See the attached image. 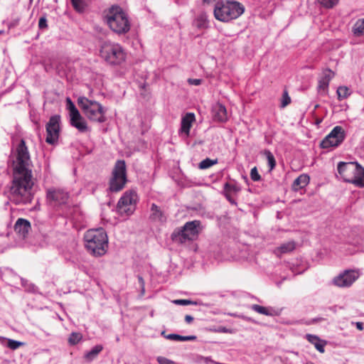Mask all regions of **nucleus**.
Instances as JSON below:
<instances>
[{"label": "nucleus", "mask_w": 364, "mask_h": 364, "mask_svg": "<svg viewBox=\"0 0 364 364\" xmlns=\"http://www.w3.org/2000/svg\"><path fill=\"white\" fill-rule=\"evenodd\" d=\"M33 164L24 139L16 149L13 161V177L10 186V200L16 205L30 203L33 198Z\"/></svg>", "instance_id": "1"}, {"label": "nucleus", "mask_w": 364, "mask_h": 364, "mask_svg": "<svg viewBox=\"0 0 364 364\" xmlns=\"http://www.w3.org/2000/svg\"><path fill=\"white\" fill-rule=\"evenodd\" d=\"M46 201L48 205L59 215L71 218L74 209L70 203L69 193L60 188H50L46 190Z\"/></svg>", "instance_id": "2"}, {"label": "nucleus", "mask_w": 364, "mask_h": 364, "mask_svg": "<svg viewBox=\"0 0 364 364\" xmlns=\"http://www.w3.org/2000/svg\"><path fill=\"white\" fill-rule=\"evenodd\" d=\"M87 251L95 257L104 255L108 247V237L105 230L100 228L88 230L84 235Z\"/></svg>", "instance_id": "3"}, {"label": "nucleus", "mask_w": 364, "mask_h": 364, "mask_svg": "<svg viewBox=\"0 0 364 364\" xmlns=\"http://www.w3.org/2000/svg\"><path fill=\"white\" fill-rule=\"evenodd\" d=\"M341 178L358 188H364V168L358 162L341 161L337 166Z\"/></svg>", "instance_id": "4"}, {"label": "nucleus", "mask_w": 364, "mask_h": 364, "mask_svg": "<svg viewBox=\"0 0 364 364\" xmlns=\"http://www.w3.org/2000/svg\"><path fill=\"white\" fill-rule=\"evenodd\" d=\"M105 20L112 31L124 34L130 30L128 15L118 6H112L105 16Z\"/></svg>", "instance_id": "5"}, {"label": "nucleus", "mask_w": 364, "mask_h": 364, "mask_svg": "<svg viewBox=\"0 0 364 364\" xmlns=\"http://www.w3.org/2000/svg\"><path fill=\"white\" fill-rule=\"evenodd\" d=\"M245 11L244 6L235 1L218 2L214 9L216 19L227 22L238 18Z\"/></svg>", "instance_id": "6"}, {"label": "nucleus", "mask_w": 364, "mask_h": 364, "mask_svg": "<svg viewBox=\"0 0 364 364\" xmlns=\"http://www.w3.org/2000/svg\"><path fill=\"white\" fill-rule=\"evenodd\" d=\"M100 55L107 63L112 65H119L126 59V52L122 46L111 41H105L101 45Z\"/></svg>", "instance_id": "7"}, {"label": "nucleus", "mask_w": 364, "mask_h": 364, "mask_svg": "<svg viewBox=\"0 0 364 364\" xmlns=\"http://www.w3.org/2000/svg\"><path fill=\"white\" fill-rule=\"evenodd\" d=\"M77 103L85 115L90 120L100 123L105 122V110L101 104L95 100H90L85 97H79Z\"/></svg>", "instance_id": "8"}, {"label": "nucleus", "mask_w": 364, "mask_h": 364, "mask_svg": "<svg viewBox=\"0 0 364 364\" xmlns=\"http://www.w3.org/2000/svg\"><path fill=\"white\" fill-rule=\"evenodd\" d=\"M127 181L126 163L124 160H117L112 171L107 191L111 193L119 192L124 188Z\"/></svg>", "instance_id": "9"}, {"label": "nucleus", "mask_w": 364, "mask_h": 364, "mask_svg": "<svg viewBox=\"0 0 364 364\" xmlns=\"http://www.w3.org/2000/svg\"><path fill=\"white\" fill-rule=\"evenodd\" d=\"M200 225V221L197 220L187 222L183 227L173 232L171 238L173 241L180 243L193 240L198 237L201 230Z\"/></svg>", "instance_id": "10"}, {"label": "nucleus", "mask_w": 364, "mask_h": 364, "mask_svg": "<svg viewBox=\"0 0 364 364\" xmlns=\"http://www.w3.org/2000/svg\"><path fill=\"white\" fill-rule=\"evenodd\" d=\"M346 138V132L342 127L336 126L331 132L321 141L323 149L335 148L341 145Z\"/></svg>", "instance_id": "11"}, {"label": "nucleus", "mask_w": 364, "mask_h": 364, "mask_svg": "<svg viewBox=\"0 0 364 364\" xmlns=\"http://www.w3.org/2000/svg\"><path fill=\"white\" fill-rule=\"evenodd\" d=\"M137 199V195L134 191H126L119 198L117 208L119 213L131 215L135 209V203Z\"/></svg>", "instance_id": "12"}, {"label": "nucleus", "mask_w": 364, "mask_h": 364, "mask_svg": "<svg viewBox=\"0 0 364 364\" xmlns=\"http://www.w3.org/2000/svg\"><path fill=\"white\" fill-rule=\"evenodd\" d=\"M360 277L359 271L347 269L333 279L332 283L338 287H350Z\"/></svg>", "instance_id": "13"}, {"label": "nucleus", "mask_w": 364, "mask_h": 364, "mask_svg": "<svg viewBox=\"0 0 364 364\" xmlns=\"http://www.w3.org/2000/svg\"><path fill=\"white\" fill-rule=\"evenodd\" d=\"M60 117L59 115L50 117L46 124L47 136L46 141L49 144H54L58 139L60 132Z\"/></svg>", "instance_id": "14"}, {"label": "nucleus", "mask_w": 364, "mask_h": 364, "mask_svg": "<svg viewBox=\"0 0 364 364\" xmlns=\"http://www.w3.org/2000/svg\"><path fill=\"white\" fill-rule=\"evenodd\" d=\"M334 77V73L331 69H326L322 72V75L318 78L317 90L321 95L328 92L330 81Z\"/></svg>", "instance_id": "15"}, {"label": "nucleus", "mask_w": 364, "mask_h": 364, "mask_svg": "<svg viewBox=\"0 0 364 364\" xmlns=\"http://www.w3.org/2000/svg\"><path fill=\"white\" fill-rule=\"evenodd\" d=\"M31 229L30 222L24 218H18L14 225L15 232L21 237L25 238Z\"/></svg>", "instance_id": "16"}, {"label": "nucleus", "mask_w": 364, "mask_h": 364, "mask_svg": "<svg viewBox=\"0 0 364 364\" xmlns=\"http://www.w3.org/2000/svg\"><path fill=\"white\" fill-rule=\"evenodd\" d=\"M213 115L215 121L225 122L228 120V114L224 105L217 103L213 107Z\"/></svg>", "instance_id": "17"}, {"label": "nucleus", "mask_w": 364, "mask_h": 364, "mask_svg": "<svg viewBox=\"0 0 364 364\" xmlns=\"http://www.w3.org/2000/svg\"><path fill=\"white\" fill-rule=\"evenodd\" d=\"M250 254V246L247 244H239L234 255L235 260L243 262L248 259Z\"/></svg>", "instance_id": "18"}, {"label": "nucleus", "mask_w": 364, "mask_h": 364, "mask_svg": "<svg viewBox=\"0 0 364 364\" xmlns=\"http://www.w3.org/2000/svg\"><path fill=\"white\" fill-rule=\"evenodd\" d=\"M195 114L191 112L186 113L185 116L182 117L181 129V133L189 135L190 129L192 126V123L195 121Z\"/></svg>", "instance_id": "19"}, {"label": "nucleus", "mask_w": 364, "mask_h": 364, "mask_svg": "<svg viewBox=\"0 0 364 364\" xmlns=\"http://www.w3.org/2000/svg\"><path fill=\"white\" fill-rule=\"evenodd\" d=\"M150 210L151 214L149 218L151 220L159 223H164L166 222V217L164 213L155 203L151 204Z\"/></svg>", "instance_id": "20"}, {"label": "nucleus", "mask_w": 364, "mask_h": 364, "mask_svg": "<svg viewBox=\"0 0 364 364\" xmlns=\"http://www.w3.org/2000/svg\"><path fill=\"white\" fill-rule=\"evenodd\" d=\"M306 338L309 343L314 346L315 348L319 353H323L325 352L324 347L327 343L326 341L321 340L318 336L312 334H306Z\"/></svg>", "instance_id": "21"}, {"label": "nucleus", "mask_w": 364, "mask_h": 364, "mask_svg": "<svg viewBox=\"0 0 364 364\" xmlns=\"http://www.w3.org/2000/svg\"><path fill=\"white\" fill-rule=\"evenodd\" d=\"M70 124L81 133H85L90 130L85 120L82 117L80 114H79V116L77 117H70Z\"/></svg>", "instance_id": "22"}, {"label": "nucleus", "mask_w": 364, "mask_h": 364, "mask_svg": "<svg viewBox=\"0 0 364 364\" xmlns=\"http://www.w3.org/2000/svg\"><path fill=\"white\" fill-rule=\"evenodd\" d=\"M252 310L265 316H274L279 314V311L271 306H262L257 304L252 305Z\"/></svg>", "instance_id": "23"}, {"label": "nucleus", "mask_w": 364, "mask_h": 364, "mask_svg": "<svg viewBox=\"0 0 364 364\" xmlns=\"http://www.w3.org/2000/svg\"><path fill=\"white\" fill-rule=\"evenodd\" d=\"M310 181V178L307 174H301L297 177L292 183V189L294 191H298L305 188Z\"/></svg>", "instance_id": "24"}, {"label": "nucleus", "mask_w": 364, "mask_h": 364, "mask_svg": "<svg viewBox=\"0 0 364 364\" xmlns=\"http://www.w3.org/2000/svg\"><path fill=\"white\" fill-rule=\"evenodd\" d=\"M295 242L294 241H289L282 244L279 247H277L274 252L280 256L282 254H287L292 252L295 249Z\"/></svg>", "instance_id": "25"}, {"label": "nucleus", "mask_w": 364, "mask_h": 364, "mask_svg": "<svg viewBox=\"0 0 364 364\" xmlns=\"http://www.w3.org/2000/svg\"><path fill=\"white\" fill-rule=\"evenodd\" d=\"M102 350L103 346L102 345H96L90 350L87 351L84 354V359L87 362H92L97 357Z\"/></svg>", "instance_id": "26"}, {"label": "nucleus", "mask_w": 364, "mask_h": 364, "mask_svg": "<svg viewBox=\"0 0 364 364\" xmlns=\"http://www.w3.org/2000/svg\"><path fill=\"white\" fill-rule=\"evenodd\" d=\"M208 24L207 16L205 13L198 14L193 21V26L200 29L207 28Z\"/></svg>", "instance_id": "27"}, {"label": "nucleus", "mask_w": 364, "mask_h": 364, "mask_svg": "<svg viewBox=\"0 0 364 364\" xmlns=\"http://www.w3.org/2000/svg\"><path fill=\"white\" fill-rule=\"evenodd\" d=\"M167 339L177 341H191L196 339L195 336H181L176 333H171L165 336Z\"/></svg>", "instance_id": "28"}, {"label": "nucleus", "mask_w": 364, "mask_h": 364, "mask_svg": "<svg viewBox=\"0 0 364 364\" xmlns=\"http://www.w3.org/2000/svg\"><path fill=\"white\" fill-rule=\"evenodd\" d=\"M336 93L338 95V100L341 101V100L348 98L350 95L351 92L350 91V90L348 87L340 86L338 87Z\"/></svg>", "instance_id": "29"}, {"label": "nucleus", "mask_w": 364, "mask_h": 364, "mask_svg": "<svg viewBox=\"0 0 364 364\" xmlns=\"http://www.w3.org/2000/svg\"><path fill=\"white\" fill-rule=\"evenodd\" d=\"M353 32L358 36L364 35V18L355 22L353 28Z\"/></svg>", "instance_id": "30"}, {"label": "nucleus", "mask_w": 364, "mask_h": 364, "mask_svg": "<svg viewBox=\"0 0 364 364\" xmlns=\"http://www.w3.org/2000/svg\"><path fill=\"white\" fill-rule=\"evenodd\" d=\"M264 155L266 156L269 170L272 171L276 166V161L274 155L269 150H264Z\"/></svg>", "instance_id": "31"}, {"label": "nucleus", "mask_w": 364, "mask_h": 364, "mask_svg": "<svg viewBox=\"0 0 364 364\" xmlns=\"http://www.w3.org/2000/svg\"><path fill=\"white\" fill-rule=\"evenodd\" d=\"M67 105L70 112V117H77L79 116L80 112L78 109L70 98H67Z\"/></svg>", "instance_id": "32"}, {"label": "nucleus", "mask_w": 364, "mask_h": 364, "mask_svg": "<svg viewBox=\"0 0 364 364\" xmlns=\"http://www.w3.org/2000/svg\"><path fill=\"white\" fill-rule=\"evenodd\" d=\"M82 338L80 333L73 332L69 336L68 343L71 346L77 344Z\"/></svg>", "instance_id": "33"}, {"label": "nucleus", "mask_w": 364, "mask_h": 364, "mask_svg": "<svg viewBox=\"0 0 364 364\" xmlns=\"http://www.w3.org/2000/svg\"><path fill=\"white\" fill-rule=\"evenodd\" d=\"M318 3L326 9H332L336 6L339 0H317Z\"/></svg>", "instance_id": "34"}, {"label": "nucleus", "mask_w": 364, "mask_h": 364, "mask_svg": "<svg viewBox=\"0 0 364 364\" xmlns=\"http://www.w3.org/2000/svg\"><path fill=\"white\" fill-rule=\"evenodd\" d=\"M217 162V160H213L207 158L200 162L198 167L200 169H207L213 166L214 164H216Z\"/></svg>", "instance_id": "35"}, {"label": "nucleus", "mask_w": 364, "mask_h": 364, "mask_svg": "<svg viewBox=\"0 0 364 364\" xmlns=\"http://www.w3.org/2000/svg\"><path fill=\"white\" fill-rule=\"evenodd\" d=\"M73 8L78 12H82L85 7L83 0H70Z\"/></svg>", "instance_id": "36"}, {"label": "nucleus", "mask_w": 364, "mask_h": 364, "mask_svg": "<svg viewBox=\"0 0 364 364\" xmlns=\"http://www.w3.org/2000/svg\"><path fill=\"white\" fill-rule=\"evenodd\" d=\"M291 97L289 95L288 91L287 90H284L281 99L280 107L282 108H284L291 103Z\"/></svg>", "instance_id": "37"}, {"label": "nucleus", "mask_w": 364, "mask_h": 364, "mask_svg": "<svg viewBox=\"0 0 364 364\" xmlns=\"http://www.w3.org/2000/svg\"><path fill=\"white\" fill-rule=\"evenodd\" d=\"M6 340L7 342L6 346L11 350H16V349L18 348L20 346L23 345V343L18 341L9 339V338L6 339Z\"/></svg>", "instance_id": "38"}, {"label": "nucleus", "mask_w": 364, "mask_h": 364, "mask_svg": "<svg viewBox=\"0 0 364 364\" xmlns=\"http://www.w3.org/2000/svg\"><path fill=\"white\" fill-rule=\"evenodd\" d=\"M172 303L176 305L186 306V305H196L197 302L189 299H175Z\"/></svg>", "instance_id": "39"}, {"label": "nucleus", "mask_w": 364, "mask_h": 364, "mask_svg": "<svg viewBox=\"0 0 364 364\" xmlns=\"http://www.w3.org/2000/svg\"><path fill=\"white\" fill-rule=\"evenodd\" d=\"M199 362H203L204 364H216L220 363L219 362L215 361L211 359L210 357L200 356L198 359Z\"/></svg>", "instance_id": "40"}, {"label": "nucleus", "mask_w": 364, "mask_h": 364, "mask_svg": "<svg viewBox=\"0 0 364 364\" xmlns=\"http://www.w3.org/2000/svg\"><path fill=\"white\" fill-rule=\"evenodd\" d=\"M156 360L159 364H175L176 363L163 356H158Z\"/></svg>", "instance_id": "41"}, {"label": "nucleus", "mask_w": 364, "mask_h": 364, "mask_svg": "<svg viewBox=\"0 0 364 364\" xmlns=\"http://www.w3.org/2000/svg\"><path fill=\"white\" fill-rule=\"evenodd\" d=\"M261 180V176L259 174L257 167L252 168V181H259Z\"/></svg>", "instance_id": "42"}, {"label": "nucleus", "mask_w": 364, "mask_h": 364, "mask_svg": "<svg viewBox=\"0 0 364 364\" xmlns=\"http://www.w3.org/2000/svg\"><path fill=\"white\" fill-rule=\"evenodd\" d=\"M38 27L40 29H45L48 27L47 19L45 16H42L39 18Z\"/></svg>", "instance_id": "43"}, {"label": "nucleus", "mask_w": 364, "mask_h": 364, "mask_svg": "<svg viewBox=\"0 0 364 364\" xmlns=\"http://www.w3.org/2000/svg\"><path fill=\"white\" fill-rule=\"evenodd\" d=\"M188 82L189 85L198 86V85H201L202 80L201 79L188 78Z\"/></svg>", "instance_id": "44"}, {"label": "nucleus", "mask_w": 364, "mask_h": 364, "mask_svg": "<svg viewBox=\"0 0 364 364\" xmlns=\"http://www.w3.org/2000/svg\"><path fill=\"white\" fill-rule=\"evenodd\" d=\"M20 18H16L12 19L8 24L9 28H15L19 24Z\"/></svg>", "instance_id": "45"}, {"label": "nucleus", "mask_w": 364, "mask_h": 364, "mask_svg": "<svg viewBox=\"0 0 364 364\" xmlns=\"http://www.w3.org/2000/svg\"><path fill=\"white\" fill-rule=\"evenodd\" d=\"M355 326L359 331H363L364 329V324L362 322H356Z\"/></svg>", "instance_id": "46"}, {"label": "nucleus", "mask_w": 364, "mask_h": 364, "mask_svg": "<svg viewBox=\"0 0 364 364\" xmlns=\"http://www.w3.org/2000/svg\"><path fill=\"white\" fill-rule=\"evenodd\" d=\"M193 321V317L191 315H186L185 316V321L187 323H191L192 321Z\"/></svg>", "instance_id": "47"}, {"label": "nucleus", "mask_w": 364, "mask_h": 364, "mask_svg": "<svg viewBox=\"0 0 364 364\" xmlns=\"http://www.w3.org/2000/svg\"><path fill=\"white\" fill-rule=\"evenodd\" d=\"M138 279H139V284H140L141 286H144V279H143V278H142L141 276H139V277H138Z\"/></svg>", "instance_id": "48"}, {"label": "nucleus", "mask_w": 364, "mask_h": 364, "mask_svg": "<svg viewBox=\"0 0 364 364\" xmlns=\"http://www.w3.org/2000/svg\"><path fill=\"white\" fill-rule=\"evenodd\" d=\"M215 0H203L204 2L210 3L214 1Z\"/></svg>", "instance_id": "49"}, {"label": "nucleus", "mask_w": 364, "mask_h": 364, "mask_svg": "<svg viewBox=\"0 0 364 364\" xmlns=\"http://www.w3.org/2000/svg\"><path fill=\"white\" fill-rule=\"evenodd\" d=\"M2 33H4V31L0 30V35L2 34Z\"/></svg>", "instance_id": "50"}, {"label": "nucleus", "mask_w": 364, "mask_h": 364, "mask_svg": "<svg viewBox=\"0 0 364 364\" xmlns=\"http://www.w3.org/2000/svg\"><path fill=\"white\" fill-rule=\"evenodd\" d=\"M2 339H4V340L5 338H3V337H1V336H0V341H1Z\"/></svg>", "instance_id": "51"}, {"label": "nucleus", "mask_w": 364, "mask_h": 364, "mask_svg": "<svg viewBox=\"0 0 364 364\" xmlns=\"http://www.w3.org/2000/svg\"><path fill=\"white\" fill-rule=\"evenodd\" d=\"M229 201H230L231 203H233V201L230 199V198H228Z\"/></svg>", "instance_id": "52"}, {"label": "nucleus", "mask_w": 364, "mask_h": 364, "mask_svg": "<svg viewBox=\"0 0 364 364\" xmlns=\"http://www.w3.org/2000/svg\"><path fill=\"white\" fill-rule=\"evenodd\" d=\"M175 364H176V363H175Z\"/></svg>", "instance_id": "53"}]
</instances>
